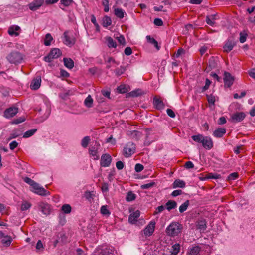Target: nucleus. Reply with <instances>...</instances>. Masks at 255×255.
I'll return each instance as SVG.
<instances>
[{
    "mask_svg": "<svg viewBox=\"0 0 255 255\" xmlns=\"http://www.w3.org/2000/svg\"><path fill=\"white\" fill-rule=\"evenodd\" d=\"M192 139L195 142L201 143L203 147L207 150L211 149L213 146V142L211 137L204 136L202 134L193 135Z\"/></svg>",
    "mask_w": 255,
    "mask_h": 255,
    "instance_id": "f257e3e1",
    "label": "nucleus"
},
{
    "mask_svg": "<svg viewBox=\"0 0 255 255\" xmlns=\"http://www.w3.org/2000/svg\"><path fill=\"white\" fill-rule=\"evenodd\" d=\"M183 226L178 222L171 223L166 229V234L170 237H175L181 233Z\"/></svg>",
    "mask_w": 255,
    "mask_h": 255,
    "instance_id": "f03ea898",
    "label": "nucleus"
},
{
    "mask_svg": "<svg viewBox=\"0 0 255 255\" xmlns=\"http://www.w3.org/2000/svg\"><path fill=\"white\" fill-rule=\"evenodd\" d=\"M6 58L12 64H17L20 63L23 60L22 54L18 51H12L9 54Z\"/></svg>",
    "mask_w": 255,
    "mask_h": 255,
    "instance_id": "7ed1b4c3",
    "label": "nucleus"
},
{
    "mask_svg": "<svg viewBox=\"0 0 255 255\" xmlns=\"http://www.w3.org/2000/svg\"><path fill=\"white\" fill-rule=\"evenodd\" d=\"M61 55V52L58 48L51 50L48 55L44 57V60L47 62H51L53 59L58 58Z\"/></svg>",
    "mask_w": 255,
    "mask_h": 255,
    "instance_id": "20e7f679",
    "label": "nucleus"
},
{
    "mask_svg": "<svg viewBox=\"0 0 255 255\" xmlns=\"http://www.w3.org/2000/svg\"><path fill=\"white\" fill-rule=\"evenodd\" d=\"M135 145L133 142H128L123 149V154L125 157H129L135 151Z\"/></svg>",
    "mask_w": 255,
    "mask_h": 255,
    "instance_id": "39448f33",
    "label": "nucleus"
},
{
    "mask_svg": "<svg viewBox=\"0 0 255 255\" xmlns=\"http://www.w3.org/2000/svg\"><path fill=\"white\" fill-rule=\"evenodd\" d=\"M32 191L35 193L42 196H46L50 194V192L45 190L43 187L40 186L38 183L36 184L32 190Z\"/></svg>",
    "mask_w": 255,
    "mask_h": 255,
    "instance_id": "423d86ee",
    "label": "nucleus"
},
{
    "mask_svg": "<svg viewBox=\"0 0 255 255\" xmlns=\"http://www.w3.org/2000/svg\"><path fill=\"white\" fill-rule=\"evenodd\" d=\"M156 223L154 221H151L143 230V233L145 236H151L155 230Z\"/></svg>",
    "mask_w": 255,
    "mask_h": 255,
    "instance_id": "0eeeda50",
    "label": "nucleus"
},
{
    "mask_svg": "<svg viewBox=\"0 0 255 255\" xmlns=\"http://www.w3.org/2000/svg\"><path fill=\"white\" fill-rule=\"evenodd\" d=\"M96 255H115V251L112 247H103L98 250Z\"/></svg>",
    "mask_w": 255,
    "mask_h": 255,
    "instance_id": "6e6552de",
    "label": "nucleus"
},
{
    "mask_svg": "<svg viewBox=\"0 0 255 255\" xmlns=\"http://www.w3.org/2000/svg\"><path fill=\"white\" fill-rule=\"evenodd\" d=\"M63 42L67 46H72L75 42L74 38L69 35L68 31H65L63 33Z\"/></svg>",
    "mask_w": 255,
    "mask_h": 255,
    "instance_id": "1a4fd4ad",
    "label": "nucleus"
},
{
    "mask_svg": "<svg viewBox=\"0 0 255 255\" xmlns=\"http://www.w3.org/2000/svg\"><path fill=\"white\" fill-rule=\"evenodd\" d=\"M38 207L40 211L43 214L46 216L50 214L52 208L49 204L44 202H40L38 204Z\"/></svg>",
    "mask_w": 255,
    "mask_h": 255,
    "instance_id": "9d476101",
    "label": "nucleus"
},
{
    "mask_svg": "<svg viewBox=\"0 0 255 255\" xmlns=\"http://www.w3.org/2000/svg\"><path fill=\"white\" fill-rule=\"evenodd\" d=\"M207 224L206 220L202 218L199 219L196 222L197 229L202 232H204L206 231L207 227Z\"/></svg>",
    "mask_w": 255,
    "mask_h": 255,
    "instance_id": "9b49d317",
    "label": "nucleus"
},
{
    "mask_svg": "<svg viewBox=\"0 0 255 255\" xmlns=\"http://www.w3.org/2000/svg\"><path fill=\"white\" fill-rule=\"evenodd\" d=\"M234 78L231 74L228 72H225L224 77V82L225 86L226 87H230L233 84Z\"/></svg>",
    "mask_w": 255,
    "mask_h": 255,
    "instance_id": "f8f14e48",
    "label": "nucleus"
},
{
    "mask_svg": "<svg viewBox=\"0 0 255 255\" xmlns=\"http://www.w3.org/2000/svg\"><path fill=\"white\" fill-rule=\"evenodd\" d=\"M44 0H34L28 4L29 8L32 11H36L43 4Z\"/></svg>",
    "mask_w": 255,
    "mask_h": 255,
    "instance_id": "ddd939ff",
    "label": "nucleus"
},
{
    "mask_svg": "<svg viewBox=\"0 0 255 255\" xmlns=\"http://www.w3.org/2000/svg\"><path fill=\"white\" fill-rule=\"evenodd\" d=\"M18 111L17 108L10 107L4 111V116L6 118H12L18 113Z\"/></svg>",
    "mask_w": 255,
    "mask_h": 255,
    "instance_id": "4468645a",
    "label": "nucleus"
},
{
    "mask_svg": "<svg viewBox=\"0 0 255 255\" xmlns=\"http://www.w3.org/2000/svg\"><path fill=\"white\" fill-rule=\"evenodd\" d=\"M41 79L40 77H37L33 79L31 82L30 87L32 90H37L41 85Z\"/></svg>",
    "mask_w": 255,
    "mask_h": 255,
    "instance_id": "2eb2a0df",
    "label": "nucleus"
},
{
    "mask_svg": "<svg viewBox=\"0 0 255 255\" xmlns=\"http://www.w3.org/2000/svg\"><path fill=\"white\" fill-rule=\"evenodd\" d=\"M201 248L198 245L193 246L188 249L186 255H198L201 252Z\"/></svg>",
    "mask_w": 255,
    "mask_h": 255,
    "instance_id": "dca6fc26",
    "label": "nucleus"
},
{
    "mask_svg": "<svg viewBox=\"0 0 255 255\" xmlns=\"http://www.w3.org/2000/svg\"><path fill=\"white\" fill-rule=\"evenodd\" d=\"M140 215V212L139 210L130 214L128 217V222L131 224H134Z\"/></svg>",
    "mask_w": 255,
    "mask_h": 255,
    "instance_id": "f3484780",
    "label": "nucleus"
},
{
    "mask_svg": "<svg viewBox=\"0 0 255 255\" xmlns=\"http://www.w3.org/2000/svg\"><path fill=\"white\" fill-rule=\"evenodd\" d=\"M235 45L234 40L232 39H229L224 45L223 48L225 52H229L231 51Z\"/></svg>",
    "mask_w": 255,
    "mask_h": 255,
    "instance_id": "a211bd4d",
    "label": "nucleus"
},
{
    "mask_svg": "<svg viewBox=\"0 0 255 255\" xmlns=\"http://www.w3.org/2000/svg\"><path fill=\"white\" fill-rule=\"evenodd\" d=\"M153 104L156 109L158 110H162L164 108V104L162 100L156 97L153 99Z\"/></svg>",
    "mask_w": 255,
    "mask_h": 255,
    "instance_id": "6ab92c4d",
    "label": "nucleus"
},
{
    "mask_svg": "<svg viewBox=\"0 0 255 255\" xmlns=\"http://www.w3.org/2000/svg\"><path fill=\"white\" fill-rule=\"evenodd\" d=\"M245 117V114L243 112H237L232 116V121L234 122H239L243 120Z\"/></svg>",
    "mask_w": 255,
    "mask_h": 255,
    "instance_id": "aec40b11",
    "label": "nucleus"
},
{
    "mask_svg": "<svg viewBox=\"0 0 255 255\" xmlns=\"http://www.w3.org/2000/svg\"><path fill=\"white\" fill-rule=\"evenodd\" d=\"M100 147V144L97 142H95V144L90 147L89 149V154L93 156H96L97 158H98L97 153L98 149Z\"/></svg>",
    "mask_w": 255,
    "mask_h": 255,
    "instance_id": "412c9836",
    "label": "nucleus"
},
{
    "mask_svg": "<svg viewBox=\"0 0 255 255\" xmlns=\"http://www.w3.org/2000/svg\"><path fill=\"white\" fill-rule=\"evenodd\" d=\"M144 94V92L140 89L133 90L127 94V97H136Z\"/></svg>",
    "mask_w": 255,
    "mask_h": 255,
    "instance_id": "4be33fe9",
    "label": "nucleus"
},
{
    "mask_svg": "<svg viewBox=\"0 0 255 255\" xmlns=\"http://www.w3.org/2000/svg\"><path fill=\"white\" fill-rule=\"evenodd\" d=\"M56 237L58 239L61 244H65L67 242V236L63 231L58 233Z\"/></svg>",
    "mask_w": 255,
    "mask_h": 255,
    "instance_id": "5701e85b",
    "label": "nucleus"
},
{
    "mask_svg": "<svg viewBox=\"0 0 255 255\" xmlns=\"http://www.w3.org/2000/svg\"><path fill=\"white\" fill-rule=\"evenodd\" d=\"M212 166L215 171H220V169L224 166L223 160H212Z\"/></svg>",
    "mask_w": 255,
    "mask_h": 255,
    "instance_id": "b1692460",
    "label": "nucleus"
},
{
    "mask_svg": "<svg viewBox=\"0 0 255 255\" xmlns=\"http://www.w3.org/2000/svg\"><path fill=\"white\" fill-rule=\"evenodd\" d=\"M20 28L18 26H10L8 30V33L11 36H17L19 35V33L17 31L20 30Z\"/></svg>",
    "mask_w": 255,
    "mask_h": 255,
    "instance_id": "393cba45",
    "label": "nucleus"
},
{
    "mask_svg": "<svg viewBox=\"0 0 255 255\" xmlns=\"http://www.w3.org/2000/svg\"><path fill=\"white\" fill-rule=\"evenodd\" d=\"M185 186L186 183L185 181L179 179H176L172 184V187L173 188H183L185 187Z\"/></svg>",
    "mask_w": 255,
    "mask_h": 255,
    "instance_id": "a878e982",
    "label": "nucleus"
},
{
    "mask_svg": "<svg viewBox=\"0 0 255 255\" xmlns=\"http://www.w3.org/2000/svg\"><path fill=\"white\" fill-rule=\"evenodd\" d=\"M177 202L171 200H168L165 204L166 208L169 211L172 209H175L177 207Z\"/></svg>",
    "mask_w": 255,
    "mask_h": 255,
    "instance_id": "bb28decb",
    "label": "nucleus"
},
{
    "mask_svg": "<svg viewBox=\"0 0 255 255\" xmlns=\"http://www.w3.org/2000/svg\"><path fill=\"white\" fill-rule=\"evenodd\" d=\"M12 241V238L9 235H5L1 241V243L5 247H9Z\"/></svg>",
    "mask_w": 255,
    "mask_h": 255,
    "instance_id": "cd10ccee",
    "label": "nucleus"
},
{
    "mask_svg": "<svg viewBox=\"0 0 255 255\" xmlns=\"http://www.w3.org/2000/svg\"><path fill=\"white\" fill-rule=\"evenodd\" d=\"M226 130L225 128H218L213 132V135L216 137H222L226 133Z\"/></svg>",
    "mask_w": 255,
    "mask_h": 255,
    "instance_id": "c85d7f7f",
    "label": "nucleus"
},
{
    "mask_svg": "<svg viewBox=\"0 0 255 255\" xmlns=\"http://www.w3.org/2000/svg\"><path fill=\"white\" fill-rule=\"evenodd\" d=\"M95 192L93 191H86L84 193V197L89 202H91L95 196Z\"/></svg>",
    "mask_w": 255,
    "mask_h": 255,
    "instance_id": "c756f323",
    "label": "nucleus"
},
{
    "mask_svg": "<svg viewBox=\"0 0 255 255\" xmlns=\"http://www.w3.org/2000/svg\"><path fill=\"white\" fill-rule=\"evenodd\" d=\"M107 45L109 48H116L117 47L116 42L111 37H106Z\"/></svg>",
    "mask_w": 255,
    "mask_h": 255,
    "instance_id": "7c9ffc66",
    "label": "nucleus"
},
{
    "mask_svg": "<svg viewBox=\"0 0 255 255\" xmlns=\"http://www.w3.org/2000/svg\"><path fill=\"white\" fill-rule=\"evenodd\" d=\"M63 62L64 65L69 69H72L74 67V62L71 58H64Z\"/></svg>",
    "mask_w": 255,
    "mask_h": 255,
    "instance_id": "2f4dec72",
    "label": "nucleus"
},
{
    "mask_svg": "<svg viewBox=\"0 0 255 255\" xmlns=\"http://www.w3.org/2000/svg\"><path fill=\"white\" fill-rule=\"evenodd\" d=\"M112 24V20L110 17L105 16L102 19V25L104 27H107Z\"/></svg>",
    "mask_w": 255,
    "mask_h": 255,
    "instance_id": "473e14b6",
    "label": "nucleus"
},
{
    "mask_svg": "<svg viewBox=\"0 0 255 255\" xmlns=\"http://www.w3.org/2000/svg\"><path fill=\"white\" fill-rule=\"evenodd\" d=\"M85 106L87 108H91L93 106V100L90 95H89L84 102Z\"/></svg>",
    "mask_w": 255,
    "mask_h": 255,
    "instance_id": "72a5a7b5",
    "label": "nucleus"
},
{
    "mask_svg": "<svg viewBox=\"0 0 255 255\" xmlns=\"http://www.w3.org/2000/svg\"><path fill=\"white\" fill-rule=\"evenodd\" d=\"M61 210L64 214H69L71 212L72 208L70 204H65L62 206Z\"/></svg>",
    "mask_w": 255,
    "mask_h": 255,
    "instance_id": "f704fd0d",
    "label": "nucleus"
},
{
    "mask_svg": "<svg viewBox=\"0 0 255 255\" xmlns=\"http://www.w3.org/2000/svg\"><path fill=\"white\" fill-rule=\"evenodd\" d=\"M190 204V201L189 200H187L183 203H182L179 208V212L181 213L185 212L188 208Z\"/></svg>",
    "mask_w": 255,
    "mask_h": 255,
    "instance_id": "c9c22d12",
    "label": "nucleus"
},
{
    "mask_svg": "<svg viewBox=\"0 0 255 255\" xmlns=\"http://www.w3.org/2000/svg\"><path fill=\"white\" fill-rule=\"evenodd\" d=\"M180 250V245L179 244H175L172 246L171 251V255H177Z\"/></svg>",
    "mask_w": 255,
    "mask_h": 255,
    "instance_id": "e433bc0d",
    "label": "nucleus"
},
{
    "mask_svg": "<svg viewBox=\"0 0 255 255\" xmlns=\"http://www.w3.org/2000/svg\"><path fill=\"white\" fill-rule=\"evenodd\" d=\"M136 195L132 191H130L128 192L126 200L128 202H131L136 199Z\"/></svg>",
    "mask_w": 255,
    "mask_h": 255,
    "instance_id": "4c0bfd02",
    "label": "nucleus"
},
{
    "mask_svg": "<svg viewBox=\"0 0 255 255\" xmlns=\"http://www.w3.org/2000/svg\"><path fill=\"white\" fill-rule=\"evenodd\" d=\"M215 17L216 15L207 16L206 18V23L210 26H213L215 24V20L216 19Z\"/></svg>",
    "mask_w": 255,
    "mask_h": 255,
    "instance_id": "58836bf2",
    "label": "nucleus"
},
{
    "mask_svg": "<svg viewBox=\"0 0 255 255\" xmlns=\"http://www.w3.org/2000/svg\"><path fill=\"white\" fill-rule=\"evenodd\" d=\"M114 14L117 17L121 19L124 17L125 11L121 8H117L114 10Z\"/></svg>",
    "mask_w": 255,
    "mask_h": 255,
    "instance_id": "ea45409f",
    "label": "nucleus"
},
{
    "mask_svg": "<svg viewBox=\"0 0 255 255\" xmlns=\"http://www.w3.org/2000/svg\"><path fill=\"white\" fill-rule=\"evenodd\" d=\"M53 40V38L50 33H47L45 35V38L44 39V44L45 46H49L51 44V41Z\"/></svg>",
    "mask_w": 255,
    "mask_h": 255,
    "instance_id": "a19ab883",
    "label": "nucleus"
},
{
    "mask_svg": "<svg viewBox=\"0 0 255 255\" xmlns=\"http://www.w3.org/2000/svg\"><path fill=\"white\" fill-rule=\"evenodd\" d=\"M217 65L216 61L213 58H210L209 60L207 69H209V70L214 69L217 67Z\"/></svg>",
    "mask_w": 255,
    "mask_h": 255,
    "instance_id": "79ce46f5",
    "label": "nucleus"
},
{
    "mask_svg": "<svg viewBox=\"0 0 255 255\" xmlns=\"http://www.w3.org/2000/svg\"><path fill=\"white\" fill-rule=\"evenodd\" d=\"M100 213L103 215L109 216L111 214V212L108 209L107 205H103L100 208Z\"/></svg>",
    "mask_w": 255,
    "mask_h": 255,
    "instance_id": "37998d69",
    "label": "nucleus"
},
{
    "mask_svg": "<svg viewBox=\"0 0 255 255\" xmlns=\"http://www.w3.org/2000/svg\"><path fill=\"white\" fill-rule=\"evenodd\" d=\"M90 137L89 136H85L82 140L81 142V145L83 148H86L89 142L90 141Z\"/></svg>",
    "mask_w": 255,
    "mask_h": 255,
    "instance_id": "c03bdc74",
    "label": "nucleus"
},
{
    "mask_svg": "<svg viewBox=\"0 0 255 255\" xmlns=\"http://www.w3.org/2000/svg\"><path fill=\"white\" fill-rule=\"evenodd\" d=\"M21 132L19 129L13 130L10 134L9 139L15 138L21 135Z\"/></svg>",
    "mask_w": 255,
    "mask_h": 255,
    "instance_id": "a18cd8bd",
    "label": "nucleus"
},
{
    "mask_svg": "<svg viewBox=\"0 0 255 255\" xmlns=\"http://www.w3.org/2000/svg\"><path fill=\"white\" fill-rule=\"evenodd\" d=\"M37 131V129H31L26 131L23 135V138H28L32 136Z\"/></svg>",
    "mask_w": 255,
    "mask_h": 255,
    "instance_id": "49530a36",
    "label": "nucleus"
},
{
    "mask_svg": "<svg viewBox=\"0 0 255 255\" xmlns=\"http://www.w3.org/2000/svg\"><path fill=\"white\" fill-rule=\"evenodd\" d=\"M247 36L248 34L245 31L240 32L239 39L240 42L241 43H244L246 41Z\"/></svg>",
    "mask_w": 255,
    "mask_h": 255,
    "instance_id": "de8ad7c7",
    "label": "nucleus"
},
{
    "mask_svg": "<svg viewBox=\"0 0 255 255\" xmlns=\"http://www.w3.org/2000/svg\"><path fill=\"white\" fill-rule=\"evenodd\" d=\"M24 181L25 182H26V183H27L29 185H30V186L32 188H33V187L34 186H36V184L37 183L34 180H32L31 178H30L28 177H25L24 178Z\"/></svg>",
    "mask_w": 255,
    "mask_h": 255,
    "instance_id": "09e8293b",
    "label": "nucleus"
},
{
    "mask_svg": "<svg viewBox=\"0 0 255 255\" xmlns=\"http://www.w3.org/2000/svg\"><path fill=\"white\" fill-rule=\"evenodd\" d=\"M125 70L126 67L121 66L120 67L116 69V70H115V73L117 76H120L123 74Z\"/></svg>",
    "mask_w": 255,
    "mask_h": 255,
    "instance_id": "8fccbe9b",
    "label": "nucleus"
},
{
    "mask_svg": "<svg viewBox=\"0 0 255 255\" xmlns=\"http://www.w3.org/2000/svg\"><path fill=\"white\" fill-rule=\"evenodd\" d=\"M118 93H125L128 92V89L126 88L125 85H121L118 86L117 88Z\"/></svg>",
    "mask_w": 255,
    "mask_h": 255,
    "instance_id": "3c124183",
    "label": "nucleus"
},
{
    "mask_svg": "<svg viewBox=\"0 0 255 255\" xmlns=\"http://www.w3.org/2000/svg\"><path fill=\"white\" fill-rule=\"evenodd\" d=\"M26 119L25 117L22 116L18 118L14 119L12 122L11 123L12 124H18L20 123H21L25 121Z\"/></svg>",
    "mask_w": 255,
    "mask_h": 255,
    "instance_id": "603ef678",
    "label": "nucleus"
},
{
    "mask_svg": "<svg viewBox=\"0 0 255 255\" xmlns=\"http://www.w3.org/2000/svg\"><path fill=\"white\" fill-rule=\"evenodd\" d=\"M155 184L154 182H151L149 183L141 185L140 187L142 189H148L153 187Z\"/></svg>",
    "mask_w": 255,
    "mask_h": 255,
    "instance_id": "864d4df0",
    "label": "nucleus"
},
{
    "mask_svg": "<svg viewBox=\"0 0 255 255\" xmlns=\"http://www.w3.org/2000/svg\"><path fill=\"white\" fill-rule=\"evenodd\" d=\"M31 205L30 203H29L28 202H24L22 203L21 205V210L22 211H25L27 209H28L30 207Z\"/></svg>",
    "mask_w": 255,
    "mask_h": 255,
    "instance_id": "5fc2aeb1",
    "label": "nucleus"
},
{
    "mask_svg": "<svg viewBox=\"0 0 255 255\" xmlns=\"http://www.w3.org/2000/svg\"><path fill=\"white\" fill-rule=\"evenodd\" d=\"M207 97L208 102L210 104H212L213 105H215V101H216L215 97L214 95H212V94L207 95Z\"/></svg>",
    "mask_w": 255,
    "mask_h": 255,
    "instance_id": "6e6d98bb",
    "label": "nucleus"
},
{
    "mask_svg": "<svg viewBox=\"0 0 255 255\" xmlns=\"http://www.w3.org/2000/svg\"><path fill=\"white\" fill-rule=\"evenodd\" d=\"M238 174L237 172L231 173L228 177V179L230 181L234 180L238 178Z\"/></svg>",
    "mask_w": 255,
    "mask_h": 255,
    "instance_id": "4d7b16f0",
    "label": "nucleus"
},
{
    "mask_svg": "<svg viewBox=\"0 0 255 255\" xmlns=\"http://www.w3.org/2000/svg\"><path fill=\"white\" fill-rule=\"evenodd\" d=\"M36 249L37 251H42L44 249L42 243L40 240H39L36 245Z\"/></svg>",
    "mask_w": 255,
    "mask_h": 255,
    "instance_id": "13d9d810",
    "label": "nucleus"
},
{
    "mask_svg": "<svg viewBox=\"0 0 255 255\" xmlns=\"http://www.w3.org/2000/svg\"><path fill=\"white\" fill-rule=\"evenodd\" d=\"M102 5L104 7V11L106 12H108L109 10V1L108 0H104L102 1Z\"/></svg>",
    "mask_w": 255,
    "mask_h": 255,
    "instance_id": "bf43d9fd",
    "label": "nucleus"
},
{
    "mask_svg": "<svg viewBox=\"0 0 255 255\" xmlns=\"http://www.w3.org/2000/svg\"><path fill=\"white\" fill-rule=\"evenodd\" d=\"M144 169V166L142 164L137 163L135 165V171L136 172H140Z\"/></svg>",
    "mask_w": 255,
    "mask_h": 255,
    "instance_id": "052dcab7",
    "label": "nucleus"
},
{
    "mask_svg": "<svg viewBox=\"0 0 255 255\" xmlns=\"http://www.w3.org/2000/svg\"><path fill=\"white\" fill-rule=\"evenodd\" d=\"M100 165L102 167H109L110 165L112 160H100Z\"/></svg>",
    "mask_w": 255,
    "mask_h": 255,
    "instance_id": "680f3d73",
    "label": "nucleus"
},
{
    "mask_svg": "<svg viewBox=\"0 0 255 255\" xmlns=\"http://www.w3.org/2000/svg\"><path fill=\"white\" fill-rule=\"evenodd\" d=\"M208 178H210V179H217L221 178V175L220 174H217V173H211L209 174Z\"/></svg>",
    "mask_w": 255,
    "mask_h": 255,
    "instance_id": "e2e57ef3",
    "label": "nucleus"
},
{
    "mask_svg": "<svg viewBox=\"0 0 255 255\" xmlns=\"http://www.w3.org/2000/svg\"><path fill=\"white\" fill-rule=\"evenodd\" d=\"M211 84V81L209 79H206L205 81V86L202 88V91L204 92L207 89H209V87Z\"/></svg>",
    "mask_w": 255,
    "mask_h": 255,
    "instance_id": "0e129e2a",
    "label": "nucleus"
},
{
    "mask_svg": "<svg viewBox=\"0 0 255 255\" xmlns=\"http://www.w3.org/2000/svg\"><path fill=\"white\" fill-rule=\"evenodd\" d=\"M118 42L123 46L126 45V41L123 35H120L117 37Z\"/></svg>",
    "mask_w": 255,
    "mask_h": 255,
    "instance_id": "69168bd1",
    "label": "nucleus"
},
{
    "mask_svg": "<svg viewBox=\"0 0 255 255\" xmlns=\"http://www.w3.org/2000/svg\"><path fill=\"white\" fill-rule=\"evenodd\" d=\"M73 2L72 0H61L60 3L65 6H69Z\"/></svg>",
    "mask_w": 255,
    "mask_h": 255,
    "instance_id": "338daca9",
    "label": "nucleus"
},
{
    "mask_svg": "<svg viewBox=\"0 0 255 255\" xmlns=\"http://www.w3.org/2000/svg\"><path fill=\"white\" fill-rule=\"evenodd\" d=\"M116 166L118 170H121L124 168V163L121 160H118L116 163Z\"/></svg>",
    "mask_w": 255,
    "mask_h": 255,
    "instance_id": "774afa93",
    "label": "nucleus"
}]
</instances>
